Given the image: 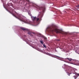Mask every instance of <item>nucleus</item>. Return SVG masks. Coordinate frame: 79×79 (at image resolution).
<instances>
[{
	"instance_id": "obj_1",
	"label": "nucleus",
	"mask_w": 79,
	"mask_h": 79,
	"mask_svg": "<svg viewBox=\"0 0 79 79\" xmlns=\"http://www.w3.org/2000/svg\"><path fill=\"white\" fill-rule=\"evenodd\" d=\"M49 32H55L56 33H61L62 34L64 35H66L67 33L63 31H62L56 28V27L55 26H53L50 27H49Z\"/></svg>"
},
{
	"instance_id": "obj_2",
	"label": "nucleus",
	"mask_w": 79,
	"mask_h": 79,
	"mask_svg": "<svg viewBox=\"0 0 79 79\" xmlns=\"http://www.w3.org/2000/svg\"><path fill=\"white\" fill-rule=\"evenodd\" d=\"M15 13V14H14V12H12V13H13V16H14L16 18H18L19 20H20L21 21H22L23 22H24V23H27L28 24H32V22H28L27 21H26L24 20V19L23 18H22L21 16H20V15L18 14L16 12H14Z\"/></svg>"
},
{
	"instance_id": "obj_3",
	"label": "nucleus",
	"mask_w": 79,
	"mask_h": 79,
	"mask_svg": "<svg viewBox=\"0 0 79 79\" xmlns=\"http://www.w3.org/2000/svg\"><path fill=\"white\" fill-rule=\"evenodd\" d=\"M31 18L33 21H38L39 20V18H36L35 17L31 16Z\"/></svg>"
},
{
	"instance_id": "obj_4",
	"label": "nucleus",
	"mask_w": 79,
	"mask_h": 79,
	"mask_svg": "<svg viewBox=\"0 0 79 79\" xmlns=\"http://www.w3.org/2000/svg\"><path fill=\"white\" fill-rule=\"evenodd\" d=\"M37 8L39 10H41L43 11H44V10H45V8L43 7L38 6Z\"/></svg>"
},
{
	"instance_id": "obj_5",
	"label": "nucleus",
	"mask_w": 79,
	"mask_h": 79,
	"mask_svg": "<svg viewBox=\"0 0 79 79\" xmlns=\"http://www.w3.org/2000/svg\"><path fill=\"white\" fill-rule=\"evenodd\" d=\"M28 34H29V35H30L31 36H33V35H32V34H35V33L34 32H32L31 31H29L28 33Z\"/></svg>"
},
{
	"instance_id": "obj_6",
	"label": "nucleus",
	"mask_w": 79,
	"mask_h": 79,
	"mask_svg": "<svg viewBox=\"0 0 79 79\" xmlns=\"http://www.w3.org/2000/svg\"><path fill=\"white\" fill-rule=\"evenodd\" d=\"M21 29L23 30V31H28V30L26 28H22Z\"/></svg>"
},
{
	"instance_id": "obj_7",
	"label": "nucleus",
	"mask_w": 79,
	"mask_h": 79,
	"mask_svg": "<svg viewBox=\"0 0 79 79\" xmlns=\"http://www.w3.org/2000/svg\"><path fill=\"white\" fill-rule=\"evenodd\" d=\"M66 59L68 60L69 61H72V59L71 58H67Z\"/></svg>"
},
{
	"instance_id": "obj_8",
	"label": "nucleus",
	"mask_w": 79,
	"mask_h": 79,
	"mask_svg": "<svg viewBox=\"0 0 79 79\" xmlns=\"http://www.w3.org/2000/svg\"><path fill=\"white\" fill-rule=\"evenodd\" d=\"M23 2H26V1L27 2H29V0H23Z\"/></svg>"
},
{
	"instance_id": "obj_9",
	"label": "nucleus",
	"mask_w": 79,
	"mask_h": 79,
	"mask_svg": "<svg viewBox=\"0 0 79 79\" xmlns=\"http://www.w3.org/2000/svg\"><path fill=\"white\" fill-rule=\"evenodd\" d=\"M10 10H10V11H11V10L12 11H13V9H12V8H11V7H10Z\"/></svg>"
},
{
	"instance_id": "obj_10",
	"label": "nucleus",
	"mask_w": 79,
	"mask_h": 79,
	"mask_svg": "<svg viewBox=\"0 0 79 79\" xmlns=\"http://www.w3.org/2000/svg\"><path fill=\"white\" fill-rule=\"evenodd\" d=\"M43 46L45 48H47V47H46V46L45 45V44H43Z\"/></svg>"
},
{
	"instance_id": "obj_11",
	"label": "nucleus",
	"mask_w": 79,
	"mask_h": 79,
	"mask_svg": "<svg viewBox=\"0 0 79 79\" xmlns=\"http://www.w3.org/2000/svg\"><path fill=\"white\" fill-rule=\"evenodd\" d=\"M40 43H41L42 44H43L44 43L43 42V41H40Z\"/></svg>"
},
{
	"instance_id": "obj_12",
	"label": "nucleus",
	"mask_w": 79,
	"mask_h": 79,
	"mask_svg": "<svg viewBox=\"0 0 79 79\" xmlns=\"http://www.w3.org/2000/svg\"><path fill=\"white\" fill-rule=\"evenodd\" d=\"M76 7H77V8H78V7H79V5L77 6Z\"/></svg>"
},
{
	"instance_id": "obj_13",
	"label": "nucleus",
	"mask_w": 79,
	"mask_h": 79,
	"mask_svg": "<svg viewBox=\"0 0 79 79\" xmlns=\"http://www.w3.org/2000/svg\"><path fill=\"white\" fill-rule=\"evenodd\" d=\"M48 55H50V54H49V53H48Z\"/></svg>"
},
{
	"instance_id": "obj_14",
	"label": "nucleus",
	"mask_w": 79,
	"mask_h": 79,
	"mask_svg": "<svg viewBox=\"0 0 79 79\" xmlns=\"http://www.w3.org/2000/svg\"><path fill=\"white\" fill-rule=\"evenodd\" d=\"M70 64H73V63H70Z\"/></svg>"
},
{
	"instance_id": "obj_15",
	"label": "nucleus",
	"mask_w": 79,
	"mask_h": 79,
	"mask_svg": "<svg viewBox=\"0 0 79 79\" xmlns=\"http://www.w3.org/2000/svg\"><path fill=\"white\" fill-rule=\"evenodd\" d=\"M77 75L78 76H79V74H77Z\"/></svg>"
},
{
	"instance_id": "obj_16",
	"label": "nucleus",
	"mask_w": 79,
	"mask_h": 79,
	"mask_svg": "<svg viewBox=\"0 0 79 79\" xmlns=\"http://www.w3.org/2000/svg\"><path fill=\"white\" fill-rule=\"evenodd\" d=\"M68 74H69L68 75H69V73H68Z\"/></svg>"
},
{
	"instance_id": "obj_17",
	"label": "nucleus",
	"mask_w": 79,
	"mask_h": 79,
	"mask_svg": "<svg viewBox=\"0 0 79 79\" xmlns=\"http://www.w3.org/2000/svg\"><path fill=\"white\" fill-rule=\"evenodd\" d=\"M78 6H79V5H78Z\"/></svg>"
},
{
	"instance_id": "obj_18",
	"label": "nucleus",
	"mask_w": 79,
	"mask_h": 79,
	"mask_svg": "<svg viewBox=\"0 0 79 79\" xmlns=\"http://www.w3.org/2000/svg\"><path fill=\"white\" fill-rule=\"evenodd\" d=\"M24 36H26V35H25Z\"/></svg>"
}]
</instances>
